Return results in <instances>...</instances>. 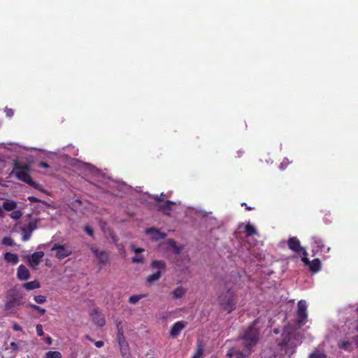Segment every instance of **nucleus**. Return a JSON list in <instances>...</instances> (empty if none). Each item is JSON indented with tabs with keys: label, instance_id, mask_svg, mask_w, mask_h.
<instances>
[{
	"label": "nucleus",
	"instance_id": "1",
	"mask_svg": "<svg viewBox=\"0 0 358 358\" xmlns=\"http://www.w3.org/2000/svg\"><path fill=\"white\" fill-rule=\"evenodd\" d=\"M234 283L231 276L226 278L224 283L225 292H222L217 298L219 304L227 313H231L236 306V294L233 289Z\"/></svg>",
	"mask_w": 358,
	"mask_h": 358
},
{
	"label": "nucleus",
	"instance_id": "2",
	"mask_svg": "<svg viewBox=\"0 0 358 358\" xmlns=\"http://www.w3.org/2000/svg\"><path fill=\"white\" fill-rule=\"evenodd\" d=\"M29 170L30 169L29 165L15 162L13 169L10 174L15 175L18 180L29 185L30 186L36 187V183L32 180L30 177Z\"/></svg>",
	"mask_w": 358,
	"mask_h": 358
},
{
	"label": "nucleus",
	"instance_id": "3",
	"mask_svg": "<svg viewBox=\"0 0 358 358\" xmlns=\"http://www.w3.org/2000/svg\"><path fill=\"white\" fill-rule=\"evenodd\" d=\"M255 325V322L246 330L244 335L242 336L243 344L248 350V354L250 353V348L255 346L259 341V333L254 327Z\"/></svg>",
	"mask_w": 358,
	"mask_h": 358
},
{
	"label": "nucleus",
	"instance_id": "4",
	"mask_svg": "<svg viewBox=\"0 0 358 358\" xmlns=\"http://www.w3.org/2000/svg\"><path fill=\"white\" fill-rule=\"evenodd\" d=\"M282 339L278 343V345L280 347L281 350H285V355L290 357L295 352L296 348L299 344L294 342L285 334H282Z\"/></svg>",
	"mask_w": 358,
	"mask_h": 358
},
{
	"label": "nucleus",
	"instance_id": "5",
	"mask_svg": "<svg viewBox=\"0 0 358 358\" xmlns=\"http://www.w3.org/2000/svg\"><path fill=\"white\" fill-rule=\"evenodd\" d=\"M152 268H158V271L155 273L149 275L146 278V282L148 284H152L154 282L158 280L162 276L161 270L166 268V263L163 260H154L151 263Z\"/></svg>",
	"mask_w": 358,
	"mask_h": 358
},
{
	"label": "nucleus",
	"instance_id": "6",
	"mask_svg": "<svg viewBox=\"0 0 358 358\" xmlns=\"http://www.w3.org/2000/svg\"><path fill=\"white\" fill-rule=\"evenodd\" d=\"M6 302L5 304L6 310H10L15 306L19 305V293L15 288L8 290L6 295Z\"/></svg>",
	"mask_w": 358,
	"mask_h": 358
},
{
	"label": "nucleus",
	"instance_id": "7",
	"mask_svg": "<svg viewBox=\"0 0 358 358\" xmlns=\"http://www.w3.org/2000/svg\"><path fill=\"white\" fill-rule=\"evenodd\" d=\"M307 306L303 300H300L298 302L297 318L298 324L302 326L306 324L307 318Z\"/></svg>",
	"mask_w": 358,
	"mask_h": 358
},
{
	"label": "nucleus",
	"instance_id": "8",
	"mask_svg": "<svg viewBox=\"0 0 358 358\" xmlns=\"http://www.w3.org/2000/svg\"><path fill=\"white\" fill-rule=\"evenodd\" d=\"M176 205V203L169 200H166L162 203H158L156 204V208L162 212L166 215L170 216L173 210V206Z\"/></svg>",
	"mask_w": 358,
	"mask_h": 358
},
{
	"label": "nucleus",
	"instance_id": "9",
	"mask_svg": "<svg viewBox=\"0 0 358 358\" xmlns=\"http://www.w3.org/2000/svg\"><path fill=\"white\" fill-rule=\"evenodd\" d=\"M90 250L97 259L99 264L105 265L107 264L108 261V255L106 251L100 250L94 247H91Z\"/></svg>",
	"mask_w": 358,
	"mask_h": 358
},
{
	"label": "nucleus",
	"instance_id": "10",
	"mask_svg": "<svg viewBox=\"0 0 358 358\" xmlns=\"http://www.w3.org/2000/svg\"><path fill=\"white\" fill-rule=\"evenodd\" d=\"M43 255L44 253L42 251L36 252L31 255H28L27 259L29 262L30 266L35 269L38 264L41 262Z\"/></svg>",
	"mask_w": 358,
	"mask_h": 358
},
{
	"label": "nucleus",
	"instance_id": "11",
	"mask_svg": "<svg viewBox=\"0 0 358 358\" xmlns=\"http://www.w3.org/2000/svg\"><path fill=\"white\" fill-rule=\"evenodd\" d=\"M52 250H56L55 255L58 259H64L71 254V250L64 245H55Z\"/></svg>",
	"mask_w": 358,
	"mask_h": 358
},
{
	"label": "nucleus",
	"instance_id": "12",
	"mask_svg": "<svg viewBox=\"0 0 358 358\" xmlns=\"http://www.w3.org/2000/svg\"><path fill=\"white\" fill-rule=\"evenodd\" d=\"M186 327V322L183 321H178L175 322L171 328L170 336L175 338L180 333V331Z\"/></svg>",
	"mask_w": 358,
	"mask_h": 358
},
{
	"label": "nucleus",
	"instance_id": "13",
	"mask_svg": "<svg viewBox=\"0 0 358 358\" xmlns=\"http://www.w3.org/2000/svg\"><path fill=\"white\" fill-rule=\"evenodd\" d=\"M92 321L97 326L102 327L106 324V320L103 315L99 312L97 309H94L91 313Z\"/></svg>",
	"mask_w": 358,
	"mask_h": 358
},
{
	"label": "nucleus",
	"instance_id": "14",
	"mask_svg": "<svg viewBox=\"0 0 358 358\" xmlns=\"http://www.w3.org/2000/svg\"><path fill=\"white\" fill-rule=\"evenodd\" d=\"M287 245L290 250L295 252H300L303 250L299 240L296 237H291L287 241Z\"/></svg>",
	"mask_w": 358,
	"mask_h": 358
},
{
	"label": "nucleus",
	"instance_id": "15",
	"mask_svg": "<svg viewBox=\"0 0 358 358\" xmlns=\"http://www.w3.org/2000/svg\"><path fill=\"white\" fill-rule=\"evenodd\" d=\"M145 233L151 236V238L155 241L164 239L166 234L161 232L159 230L155 228H149L145 230Z\"/></svg>",
	"mask_w": 358,
	"mask_h": 358
},
{
	"label": "nucleus",
	"instance_id": "16",
	"mask_svg": "<svg viewBox=\"0 0 358 358\" xmlns=\"http://www.w3.org/2000/svg\"><path fill=\"white\" fill-rule=\"evenodd\" d=\"M17 276L20 280H27L30 278L29 271L24 265L21 264L17 268Z\"/></svg>",
	"mask_w": 358,
	"mask_h": 358
},
{
	"label": "nucleus",
	"instance_id": "17",
	"mask_svg": "<svg viewBox=\"0 0 358 358\" xmlns=\"http://www.w3.org/2000/svg\"><path fill=\"white\" fill-rule=\"evenodd\" d=\"M118 343H119V346H120V349L122 355L124 358L129 357L130 355V353H129V345H128L127 342L126 341V340L120 341L118 342Z\"/></svg>",
	"mask_w": 358,
	"mask_h": 358
},
{
	"label": "nucleus",
	"instance_id": "18",
	"mask_svg": "<svg viewBox=\"0 0 358 358\" xmlns=\"http://www.w3.org/2000/svg\"><path fill=\"white\" fill-rule=\"evenodd\" d=\"M4 259L12 264H16L19 261L17 255L11 252H6L4 254Z\"/></svg>",
	"mask_w": 358,
	"mask_h": 358
},
{
	"label": "nucleus",
	"instance_id": "19",
	"mask_svg": "<svg viewBox=\"0 0 358 358\" xmlns=\"http://www.w3.org/2000/svg\"><path fill=\"white\" fill-rule=\"evenodd\" d=\"M186 292V289L182 287H178L172 292L171 295L173 299H178L182 298Z\"/></svg>",
	"mask_w": 358,
	"mask_h": 358
},
{
	"label": "nucleus",
	"instance_id": "20",
	"mask_svg": "<svg viewBox=\"0 0 358 358\" xmlns=\"http://www.w3.org/2000/svg\"><path fill=\"white\" fill-rule=\"evenodd\" d=\"M309 269L313 273H317L320 270L321 268V262L319 259H314L310 262V264L308 266Z\"/></svg>",
	"mask_w": 358,
	"mask_h": 358
},
{
	"label": "nucleus",
	"instance_id": "21",
	"mask_svg": "<svg viewBox=\"0 0 358 358\" xmlns=\"http://www.w3.org/2000/svg\"><path fill=\"white\" fill-rule=\"evenodd\" d=\"M1 207L2 209L3 208L7 211H11L14 210L17 208V203L13 201L6 200L3 201Z\"/></svg>",
	"mask_w": 358,
	"mask_h": 358
},
{
	"label": "nucleus",
	"instance_id": "22",
	"mask_svg": "<svg viewBox=\"0 0 358 358\" xmlns=\"http://www.w3.org/2000/svg\"><path fill=\"white\" fill-rule=\"evenodd\" d=\"M22 287L25 289H27L28 291H30V290H33L34 289L40 287V283L37 280H33V281H31V282H28L24 283L22 285Z\"/></svg>",
	"mask_w": 358,
	"mask_h": 358
},
{
	"label": "nucleus",
	"instance_id": "23",
	"mask_svg": "<svg viewBox=\"0 0 358 358\" xmlns=\"http://www.w3.org/2000/svg\"><path fill=\"white\" fill-rule=\"evenodd\" d=\"M289 338H291L294 342H296L297 344H300L301 343L303 336L300 333L293 332V333H287L285 334Z\"/></svg>",
	"mask_w": 358,
	"mask_h": 358
},
{
	"label": "nucleus",
	"instance_id": "24",
	"mask_svg": "<svg viewBox=\"0 0 358 358\" xmlns=\"http://www.w3.org/2000/svg\"><path fill=\"white\" fill-rule=\"evenodd\" d=\"M227 356L229 358H245V355L242 352L233 349L228 352Z\"/></svg>",
	"mask_w": 358,
	"mask_h": 358
},
{
	"label": "nucleus",
	"instance_id": "25",
	"mask_svg": "<svg viewBox=\"0 0 358 358\" xmlns=\"http://www.w3.org/2000/svg\"><path fill=\"white\" fill-rule=\"evenodd\" d=\"M245 233L247 236H251L257 233L255 228L250 224H248L245 227Z\"/></svg>",
	"mask_w": 358,
	"mask_h": 358
},
{
	"label": "nucleus",
	"instance_id": "26",
	"mask_svg": "<svg viewBox=\"0 0 358 358\" xmlns=\"http://www.w3.org/2000/svg\"><path fill=\"white\" fill-rule=\"evenodd\" d=\"M312 241L313 243L315 244L318 249H320V250H322L324 248L323 241L320 238L317 236H313Z\"/></svg>",
	"mask_w": 358,
	"mask_h": 358
},
{
	"label": "nucleus",
	"instance_id": "27",
	"mask_svg": "<svg viewBox=\"0 0 358 358\" xmlns=\"http://www.w3.org/2000/svg\"><path fill=\"white\" fill-rule=\"evenodd\" d=\"M62 354L59 351L46 352V358H62Z\"/></svg>",
	"mask_w": 358,
	"mask_h": 358
},
{
	"label": "nucleus",
	"instance_id": "28",
	"mask_svg": "<svg viewBox=\"0 0 358 358\" xmlns=\"http://www.w3.org/2000/svg\"><path fill=\"white\" fill-rule=\"evenodd\" d=\"M120 323L119 322L117 324V340H118V342L120 341L126 340L125 337L124 336V333H123L122 328L120 327Z\"/></svg>",
	"mask_w": 358,
	"mask_h": 358
},
{
	"label": "nucleus",
	"instance_id": "29",
	"mask_svg": "<svg viewBox=\"0 0 358 358\" xmlns=\"http://www.w3.org/2000/svg\"><path fill=\"white\" fill-rule=\"evenodd\" d=\"M143 295H132L129 299V302L131 304L136 303L141 299L143 298Z\"/></svg>",
	"mask_w": 358,
	"mask_h": 358
},
{
	"label": "nucleus",
	"instance_id": "30",
	"mask_svg": "<svg viewBox=\"0 0 358 358\" xmlns=\"http://www.w3.org/2000/svg\"><path fill=\"white\" fill-rule=\"evenodd\" d=\"M2 243L8 246H13L15 245L13 240L10 237H4L2 240Z\"/></svg>",
	"mask_w": 358,
	"mask_h": 358
},
{
	"label": "nucleus",
	"instance_id": "31",
	"mask_svg": "<svg viewBox=\"0 0 358 358\" xmlns=\"http://www.w3.org/2000/svg\"><path fill=\"white\" fill-rule=\"evenodd\" d=\"M22 231L23 232L22 237V241H26L29 240L31 236V231H30L29 232H27V229L24 227L22 228Z\"/></svg>",
	"mask_w": 358,
	"mask_h": 358
},
{
	"label": "nucleus",
	"instance_id": "32",
	"mask_svg": "<svg viewBox=\"0 0 358 358\" xmlns=\"http://www.w3.org/2000/svg\"><path fill=\"white\" fill-rule=\"evenodd\" d=\"M10 215L11 218L17 220L21 217L22 212L20 210H14L11 213V214Z\"/></svg>",
	"mask_w": 358,
	"mask_h": 358
},
{
	"label": "nucleus",
	"instance_id": "33",
	"mask_svg": "<svg viewBox=\"0 0 358 358\" xmlns=\"http://www.w3.org/2000/svg\"><path fill=\"white\" fill-rule=\"evenodd\" d=\"M203 354V349L201 347H198L196 349V352L192 356V358H201Z\"/></svg>",
	"mask_w": 358,
	"mask_h": 358
},
{
	"label": "nucleus",
	"instance_id": "34",
	"mask_svg": "<svg viewBox=\"0 0 358 358\" xmlns=\"http://www.w3.org/2000/svg\"><path fill=\"white\" fill-rule=\"evenodd\" d=\"M307 252L306 251L303 250V257L301 258V261L304 263V264L306 266H309V264H310V261L309 260V259L307 257Z\"/></svg>",
	"mask_w": 358,
	"mask_h": 358
},
{
	"label": "nucleus",
	"instance_id": "35",
	"mask_svg": "<svg viewBox=\"0 0 358 358\" xmlns=\"http://www.w3.org/2000/svg\"><path fill=\"white\" fill-rule=\"evenodd\" d=\"M86 338L87 340H89L90 341H92V342H94V345L96 348H101L103 345V342L102 341H94L92 338H90V336H86Z\"/></svg>",
	"mask_w": 358,
	"mask_h": 358
},
{
	"label": "nucleus",
	"instance_id": "36",
	"mask_svg": "<svg viewBox=\"0 0 358 358\" xmlns=\"http://www.w3.org/2000/svg\"><path fill=\"white\" fill-rule=\"evenodd\" d=\"M131 261L133 263H143L144 262V258L143 256H136L132 257Z\"/></svg>",
	"mask_w": 358,
	"mask_h": 358
},
{
	"label": "nucleus",
	"instance_id": "37",
	"mask_svg": "<svg viewBox=\"0 0 358 358\" xmlns=\"http://www.w3.org/2000/svg\"><path fill=\"white\" fill-rule=\"evenodd\" d=\"M153 199L158 203H162L166 201L164 199V194L163 193H162L160 195H155Z\"/></svg>",
	"mask_w": 358,
	"mask_h": 358
},
{
	"label": "nucleus",
	"instance_id": "38",
	"mask_svg": "<svg viewBox=\"0 0 358 358\" xmlns=\"http://www.w3.org/2000/svg\"><path fill=\"white\" fill-rule=\"evenodd\" d=\"M84 231L89 235L91 237H93L94 236V230L93 229L89 226V225H86L84 227Z\"/></svg>",
	"mask_w": 358,
	"mask_h": 358
},
{
	"label": "nucleus",
	"instance_id": "39",
	"mask_svg": "<svg viewBox=\"0 0 358 358\" xmlns=\"http://www.w3.org/2000/svg\"><path fill=\"white\" fill-rule=\"evenodd\" d=\"M350 345V343L349 341H343L338 344V347L341 349L347 350Z\"/></svg>",
	"mask_w": 358,
	"mask_h": 358
},
{
	"label": "nucleus",
	"instance_id": "40",
	"mask_svg": "<svg viewBox=\"0 0 358 358\" xmlns=\"http://www.w3.org/2000/svg\"><path fill=\"white\" fill-rule=\"evenodd\" d=\"M325 355L322 353L313 352L310 355V358H325Z\"/></svg>",
	"mask_w": 358,
	"mask_h": 358
},
{
	"label": "nucleus",
	"instance_id": "41",
	"mask_svg": "<svg viewBox=\"0 0 358 358\" xmlns=\"http://www.w3.org/2000/svg\"><path fill=\"white\" fill-rule=\"evenodd\" d=\"M169 243L170 244L171 246H172L173 248H176L177 249V251H176V254H179L180 252V248L177 246L176 243V241H173V239H169Z\"/></svg>",
	"mask_w": 358,
	"mask_h": 358
},
{
	"label": "nucleus",
	"instance_id": "42",
	"mask_svg": "<svg viewBox=\"0 0 358 358\" xmlns=\"http://www.w3.org/2000/svg\"><path fill=\"white\" fill-rule=\"evenodd\" d=\"M36 332L38 336H42L43 334V327L41 324H37L36 325Z\"/></svg>",
	"mask_w": 358,
	"mask_h": 358
},
{
	"label": "nucleus",
	"instance_id": "43",
	"mask_svg": "<svg viewBox=\"0 0 358 358\" xmlns=\"http://www.w3.org/2000/svg\"><path fill=\"white\" fill-rule=\"evenodd\" d=\"M34 299L36 302L38 303H43L45 302V297L41 295L35 296Z\"/></svg>",
	"mask_w": 358,
	"mask_h": 358
},
{
	"label": "nucleus",
	"instance_id": "44",
	"mask_svg": "<svg viewBox=\"0 0 358 358\" xmlns=\"http://www.w3.org/2000/svg\"><path fill=\"white\" fill-rule=\"evenodd\" d=\"M5 112H6V115L8 117H11L13 115V114H14L13 110L11 109V108H6Z\"/></svg>",
	"mask_w": 358,
	"mask_h": 358
},
{
	"label": "nucleus",
	"instance_id": "45",
	"mask_svg": "<svg viewBox=\"0 0 358 358\" xmlns=\"http://www.w3.org/2000/svg\"><path fill=\"white\" fill-rule=\"evenodd\" d=\"M31 307L33 308L35 310H37L38 311H41L42 313V314H43L45 313V309H43L41 308L40 306H36V305H34V304H31Z\"/></svg>",
	"mask_w": 358,
	"mask_h": 358
},
{
	"label": "nucleus",
	"instance_id": "46",
	"mask_svg": "<svg viewBox=\"0 0 358 358\" xmlns=\"http://www.w3.org/2000/svg\"><path fill=\"white\" fill-rule=\"evenodd\" d=\"M132 249L134 251V252L136 253V254L141 253L143 251H144V249L141 248H135L134 245H132Z\"/></svg>",
	"mask_w": 358,
	"mask_h": 358
},
{
	"label": "nucleus",
	"instance_id": "47",
	"mask_svg": "<svg viewBox=\"0 0 358 358\" xmlns=\"http://www.w3.org/2000/svg\"><path fill=\"white\" fill-rule=\"evenodd\" d=\"M10 345V348H12V350H18V345L16 343L11 342Z\"/></svg>",
	"mask_w": 358,
	"mask_h": 358
},
{
	"label": "nucleus",
	"instance_id": "48",
	"mask_svg": "<svg viewBox=\"0 0 358 358\" xmlns=\"http://www.w3.org/2000/svg\"><path fill=\"white\" fill-rule=\"evenodd\" d=\"M13 329L15 331H22V327L19 324H17V323H15L13 324Z\"/></svg>",
	"mask_w": 358,
	"mask_h": 358
},
{
	"label": "nucleus",
	"instance_id": "49",
	"mask_svg": "<svg viewBox=\"0 0 358 358\" xmlns=\"http://www.w3.org/2000/svg\"><path fill=\"white\" fill-rule=\"evenodd\" d=\"M241 206H245V209L247 210H252L254 209V208L252 207H250V206H248L247 204L245 203H241Z\"/></svg>",
	"mask_w": 358,
	"mask_h": 358
},
{
	"label": "nucleus",
	"instance_id": "50",
	"mask_svg": "<svg viewBox=\"0 0 358 358\" xmlns=\"http://www.w3.org/2000/svg\"><path fill=\"white\" fill-rule=\"evenodd\" d=\"M46 344H52V338L50 336H46Z\"/></svg>",
	"mask_w": 358,
	"mask_h": 358
},
{
	"label": "nucleus",
	"instance_id": "51",
	"mask_svg": "<svg viewBox=\"0 0 358 358\" xmlns=\"http://www.w3.org/2000/svg\"><path fill=\"white\" fill-rule=\"evenodd\" d=\"M28 199L30 201H38L36 198L34 197V196H29L28 197Z\"/></svg>",
	"mask_w": 358,
	"mask_h": 358
},
{
	"label": "nucleus",
	"instance_id": "52",
	"mask_svg": "<svg viewBox=\"0 0 358 358\" xmlns=\"http://www.w3.org/2000/svg\"><path fill=\"white\" fill-rule=\"evenodd\" d=\"M45 264H46V266H51V264L49 262V260L47 259H46Z\"/></svg>",
	"mask_w": 358,
	"mask_h": 358
},
{
	"label": "nucleus",
	"instance_id": "53",
	"mask_svg": "<svg viewBox=\"0 0 358 358\" xmlns=\"http://www.w3.org/2000/svg\"><path fill=\"white\" fill-rule=\"evenodd\" d=\"M40 166H41V167H43V168H45V162H41L40 163Z\"/></svg>",
	"mask_w": 358,
	"mask_h": 358
},
{
	"label": "nucleus",
	"instance_id": "54",
	"mask_svg": "<svg viewBox=\"0 0 358 358\" xmlns=\"http://www.w3.org/2000/svg\"><path fill=\"white\" fill-rule=\"evenodd\" d=\"M2 215H3V210H2L1 206L0 205V217Z\"/></svg>",
	"mask_w": 358,
	"mask_h": 358
},
{
	"label": "nucleus",
	"instance_id": "55",
	"mask_svg": "<svg viewBox=\"0 0 358 358\" xmlns=\"http://www.w3.org/2000/svg\"><path fill=\"white\" fill-rule=\"evenodd\" d=\"M274 333H275V334H278V331L275 329V330H274Z\"/></svg>",
	"mask_w": 358,
	"mask_h": 358
},
{
	"label": "nucleus",
	"instance_id": "56",
	"mask_svg": "<svg viewBox=\"0 0 358 358\" xmlns=\"http://www.w3.org/2000/svg\"><path fill=\"white\" fill-rule=\"evenodd\" d=\"M45 167H46V169H48L49 167L48 164H46Z\"/></svg>",
	"mask_w": 358,
	"mask_h": 358
},
{
	"label": "nucleus",
	"instance_id": "57",
	"mask_svg": "<svg viewBox=\"0 0 358 358\" xmlns=\"http://www.w3.org/2000/svg\"><path fill=\"white\" fill-rule=\"evenodd\" d=\"M240 154L238 153V157H241V154L242 153L241 152H239Z\"/></svg>",
	"mask_w": 358,
	"mask_h": 358
},
{
	"label": "nucleus",
	"instance_id": "58",
	"mask_svg": "<svg viewBox=\"0 0 358 358\" xmlns=\"http://www.w3.org/2000/svg\"><path fill=\"white\" fill-rule=\"evenodd\" d=\"M357 331H358V328H357Z\"/></svg>",
	"mask_w": 358,
	"mask_h": 358
}]
</instances>
